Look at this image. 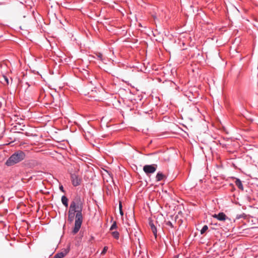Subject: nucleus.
<instances>
[{
    "instance_id": "nucleus-22",
    "label": "nucleus",
    "mask_w": 258,
    "mask_h": 258,
    "mask_svg": "<svg viewBox=\"0 0 258 258\" xmlns=\"http://www.w3.org/2000/svg\"><path fill=\"white\" fill-rule=\"evenodd\" d=\"M119 212H120V214L121 215H123V211L122 210H119Z\"/></svg>"
},
{
    "instance_id": "nucleus-4",
    "label": "nucleus",
    "mask_w": 258,
    "mask_h": 258,
    "mask_svg": "<svg viewBox=\"0 0 258 258\" xmlns=\"http://www.w3.org/2000/svg\"><path fill=\"white\" fill-rule=\"evenodd\" d=\"M71 178L72 184L74 186H77L81 184L82 179L79 177L78 174L74 173H72L71 175Z\"/></svg>"
},
{
    "instance_id": "nucleus-7",
    "label": "nucleus",
    "mask_w": 258,
    "mask_h": 258,
    "mask_svg": "<svg viewBox=\"0 0 258 258\" xmlns=\"http://www.w3.org/2000/svg\"><path fill=\"white\" fill-rule=\"evenodd\" d=\"M149 225L150 227L152 232L155 236V238H156L157 237V230L156 225H155L154 222L152 220H150L149 222Z\"/></svg>"
},
{
    "instance_id": "nucleus-20",
    "label": "nucleus",
    "mask_w": 258,
    "mask_h": 258,
    "mask_svg": "<svg viewBox=\"0 0 258 258\" xmlns=\"http://www.w3.org/2000/svg\"><path fill=\"white\" fill-rule=\"evenodd\" d=\"M59 189L60 190L63 192H65V190H64V188L63 187V186L62 185H60L59 186Z\"/></svg>"
},
{
    "instance_id": "nucleus-9",
    "label": "nucleus",
    "mask_w": 258,
    "mask_h": 258,
    "mask_svg": "<svg viewBox=\"0 0 258 258\" xmlns=\"http://www.w3.org/2000/svg\"><path fill=\"white\" fill-rule=\"evenodd\" d=\"M69 251V249H64V252L57 253L53 258H63Z\"/></svg>"
},
{
    "instance_id": "nucleus-2",
    "label": "nucleus",
    "mask_w": 258,
    "mask_h": 258,
    "mask_svg": "<svg viewBox=\"0 0 258 258\" xmlns=\"http://www.w3.org/2000/svg\"><path fill=\"white\" fill-rule=\"evenodd\" d=\"M26 154L23 151L17 150L7 159L6 165L8 166H13L24 160Z\"/></svg>"
},
{
    "instance_id": "nucleus-15",
    "label": "nucleus",
    "mask_w": 258,
    "mask_h": 258,
    "mask_svg": "<svg viewBox=\"0 0 258 258\" xmlns=\"http://www.w3.org/2000/svg\"><path fill=\"white\" fill-rule=\"evenodd\" d=\"M208 229V227L207 225H204L202 229L201 230V234H203Z\"/></svg>"
},
{
    "instance_id": "nucleus-13",
    "label": "nucleus",
    "mask_w": 258,
    "mask_h": 258,
    "mask_svg": "<svg viewBox=\"0 0 258 258\" xmlns=\"http://www.w3.org/2000/svg\"><path fill=\"white\" fill-rule=\"evenodd\" d=\"M246 217V215L244 213L241 214H238L236 215V219H239L241 218L245 219Z\"/></svg>"
},
{
    "instance_id": "nucleus-3",
    "label": "nucleus",
    "mask_w": 258,
    "mask_h": 258,
    "mask_svg": "<svg viewBox=\"0 0 258 258\" xmlns=\"http://www.w3.org/2000/svg\"><path fill=\"white\" fill-rule=\"evenodd\" d=\"M157 168V165L155 164L151 165H146L143 167V170L146 174L153 173Z\"/></svg>"
},
{
    "instance_id": "nucleus-10",
    "label": "nucleus",
    "mask_w": 258,
    "mask_h": 258,
    "mask_svg": "<svg viewBox=\"0 0 258 258\" xmlns=\"http://www.w3.org/2000/svg\"><path fill=\"white\" fill-rule=\"evenodd\" d=\"M235 184L239 189L243 190L244 188L243 184L240 179L235 178Z\"/></svg>"
},
{
    "instance_id": "nucleus-21",
    "label": "nucleus",
    "mask_w": 258,
    "mask_h": 258,
    "mask_svg": "<svg viewBox=\"0 0 258 258\" xmlns=\"http://www.w3.org/2000/svg\"><path fill=\"white\" fill-rule=\"evenodd\" d=\"M119 210H122V205H121V202L119 203Z\"/></svg>"
},
{
    "instance_id": "nucleus-5",
    "label": "nucleus",
    "mask_w": 258,
    "mask_h": 258,
    "mask_svg": "<svg viewBox=\"0 0 258 258\" xmlns=\"http://www.w3.org/2000/svg\"><path fill=\"white\" fill-rule=\"evenodd\" d=\"M213 217L215 218H216L219 221H225L226 220H230V219L226 216L225 214H224L223 212H220L218 214H214L213 215Z\"/></svg>"
},
{
    "instance_id": "nucleus-12",
    "label": "nucleus",
    "mask_w": 258,
    "mask_h": 258,
    "mask_svg": "<svg viewBox=\"0 0 258 258\" xmlns=\"http://www.w3.org/2000/svg\"><path fill=\"white\" fill-rule=\"evenodd\" d=\"M111 235L116 239H118L119 237V233L118 232L115 231L111 232Z\"/></svg>"
},
{
    "instance_id": "nucleus-11",
    "label": "nucleus",
    "mask_w": 258,
    "mask_h": 258,
    "mask_svg": "<svg viewBox=\"0 0 258 258\" xmlns=\"http://www.w3.org/2000/svg\"><path fill=\"white\" fill-rule=\"evenodd\" d=\"M61 202L62 204L66 207H67L68 206V199L65 196H63L61 199Z\"/></svg>"
},
{
    "instance_id": "nucleus-19",
    "label": "nucleus",
    "mask_w": 258,
    "mask_h": 258,
    "mask_svg": "<svg viewBox=\"0 0 258 258\" xmlns=\"http://www.w3.org/2000/svg\"><path fill=\"white\" fill-rule=\"evenodd\" d=\"M3 77L5 81L6 82L7 84H9V79H8V77L6 76H3Z\"/></svg>"
},
{
    "instance_id": "nucleus-17",
    "label": "nucleus",
    "mask_w": 258,
    "mask_h": 258,
    "mask_svg": "<svg viewBox=\"0 0 258 258\" xmlns=\"http://www.w3.org/2000/svg\"><path fill=\"white\" fill-rule=\"evenodd\" d=\"M96 55L97 58L98 59H99L100 60H102L103 59V58H102L103 55H102V53H101L100 52H97V53H96Z\"/></svg>"
},
{
    "instance_id": "nucleus-1",
    "label": "nucleus",
    "mask_w": 258,
    "mask_h": 258,
    "mask_svg": "<svg viewBox=\"0 0 258 258\" xmlns=\"http://www.w3.org/2000/svg\"><path fill=\"white\" fill-rule=\"evenodd\" d=\"M83 202L80 197H76L71 203L68 212V221L71 223L75 218V225L72 232L74 235L77 234L81 227L83 221Z\"/></svg>"
},
{
    "instance_id": "nucleus-18",
    "label": "nucleus",
    "mask_w": 258,
    "mask_h": 258,
    "mask_svg": "<svg viewBox=\"0 0 258 258\" xmlns=\"http://www.w3.org/2000/svg\"><path fill=\"white\" fill-rule=\"evenodd\" d=\"M107 249H108V247L107 246H104L103 249V250H102V251L101 252V254H104L106 252Z\"/></svg>"
},
{
    "instance_id": "nucleus-16",
    "label": "nucleus",
    "mask_w": 258,
    "mask_h": 258,
    "mask_svg": "<svg viewBox=\"0 0 258 258\" xmlns=\"http://www.w3.org/2000/svg\"><path fill=\"white\" fill-rule=\"evenodd\" d=\"M165 224L167 225V226H169L171 228H173L174 227L173 225V224L172 223V222L171 221H166L165 222Z\"/></svg>"
},
{
    "instance_id": "nucleus-24",
    "label": "nucleus",
    "mask_w": 258,
    "mask_h": 258,
    "mask_svg": "<svg viewBox=\"0 0 258 258\" xmlns=\"http://www.w3.org/2000/svg\"><path fill=\"white\" fill-rule=\"evenodd\" d=\"M25 135H26V136H27V135H28L27 133H25Z\"/></svg>"
},
{
    "instance_id": "nucleus-6",
    "label": "nucleus",
    "mask_w": 258,
    "mask_h": 258,
    "mask_svg": "<svg viewBox=\"0 0 258 258\" xmlns=\"http://www.w3.org/2000/svg\"><path fill=\"white\" fill-rule=\"evenodd\" d=\"M24 127H25V125L20 123L14 126L12 128V131H13L14 133H20V131H24Z\"/></svg>"
},
{
    "instance_id": "nucleus-8",
    "label": "nucleus",
    "mask_w": 258,
    "mask_h": 258,
    "mask_svg": "<svg viewBox=\"0 0 258 258\" xmlns=\"http://www.w3.org/2000/svg\"><path fill=\"white\" fill-rule=\"evenodd\" d=\"M166 178L165 175L162 173V172L159 171L157 173L156 176V180L158 182Z\"/></svg>"
},
{
    "instance_id": "nucleus-14",
    "label": "nucleus",
    "mask_w": 258,
    "mask_h": 258,
    "mask_svg": "<svg viewBox=\"0 0 258 258\" xmlns=\"http://www.w3.org/2000/svg\"><path fill=\"white\" fill-rule=\"evenodd\" d=\"M117 228V223L116 221H114L110 228V230L116 229Z\"/></svg>"
},
{
    "instance_id": "nucleus-23",
    "label": "nucleus",
    "mask_w": 258,
    "mask_h": 258,
    "mask_svg": "<svg viewBox=\"0 0 258 258\" xmlns=\"http://www.w3.org/2000/svg\"><path fill=\"white\" fill-rule=\"evenodd\" d=\"M178 255H176L174 256V258H178Z\"/></svg>"
}]
</instances>
